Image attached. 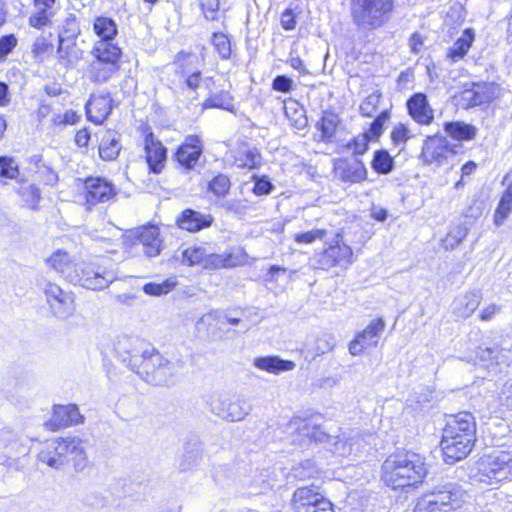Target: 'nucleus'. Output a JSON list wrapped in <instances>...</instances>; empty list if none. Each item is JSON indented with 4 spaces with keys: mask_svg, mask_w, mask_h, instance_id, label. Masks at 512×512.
Masks as SVG:
<instances>
[{
    "mask_svg": "<svg viewBox=\"0 0 512 512\" xmlns=\"http://www.w3.org/2000/svg\"><path fill=\"white\" fill-rule=\"evenodd\" d=\"M476 442V422L470 412H459L452 416L443 429L440 447L446 464L465 459Z\"/></svg>",
    "mask_w": 512,
    "mask_h": 512,
    "instance_id": "obj_1",
    "label": "nucleus"
},
{
    "mask_svg": "<svg viewBox=\"0 0 512 512\" xmlns=\"http://www.w3.org/2000/svg\"><path fill=\"white\" fill-rule=\"evenodd\" d=\"M427 475L424 458L417 453L392 454L381 466V479L392 489L416 487Z\"/></svg>",
    "mask_w": 512,
    "mask_h": 512,
    "instance_id": "obj_2",
    "label": "nucleus"
},
{
    "mask_svg": "<svg viewBox=\"0 0 512 512\" xmlns=\"http://www.w3.org/2000/svg\"><path fill=\"white\" fill-rule=\"evenodd\" d=\"M117 279V271L106 260L75 263L73 271L68 273L69 282L94 291L108 288Z\"/></svg>",
    "mask_w": 512,
    "mask_h": 512,
    "instance_id": "obj_3",
    "label": "nucleus"
},
{
    "mask_svg": "<svg viewBox=\"0 0 512 512\" xmlns=\"http://www.w3.org/2000/svg\"><path fill=\"white\" fill-rule=\"evenodd\" d=\"M350 12L353 23L360 29L376 30L392 18L394 0H351Z\"/></svg>",
    "mask_w": 512,
    "mask_h": 512,
    "instance_id": "obj_4",
    "label": "nucleus"
},
{
    "mask_svg": "<svg viewBox=\"0 0 512 512\" xmlns=\"http://www.w3.org/2000/svg\"><path fill=\"white\" fill-rule=\"evenodd\" d=\"M476 475L480 482L499 483L512 479V452L494 451L483 455L475 464Z\"/></svg>",
    "mask_w": 512,
    "mask_h": 512,
    "instance_id": "obj_5",
    "label": "nucleus"
},
{
    "mask_svg": "<svg viewBox=\"0 0 512 512\" xmlns=\"http://www.w3.org/2000/svg\"><path fill=\"white\" fill-rule=\"evenodd\" d=\"M180 369L179 361L168 360L153 347L138 375L149 384L165 386L173 383Z\"/></svg>",
    "mask_w": 512,
    "mask_h": 512,
    "instance_id": "obj_6",
    "label": "nucleus"
},
{
    "mask_svg": "<svg viewBox=\"0 0 512 512\" xmlns=\"http://www.w3.org/2000/svg\"><path fill=\"white\" fill-rule=\"evenodd\" d=\"M152 348L137 337L123 335L114 343V354L125 366L138 374Z\"/></svg>",
    "mask_w": 512,
    "mask_h": 512,
    "instance_id": "obj_7",
    "label": "nucleus"
},
{
    "mask_svg": "<svg viewBox=\"0 0 512 512\" xmlns=\"http://www.w3.org/2000/svg\"><path fill=\"white\" fill-rule=\"evenodd\" d=\"M29 448L14 433L0 431V464L9 470L23 471L28 465Z\"/></svg>",
    "mask_w": 512,
    "mask_h": 512,
    "instance_id": "obj_8",
    "label": "nucleus"
},
{
    "mask_svg": "<svg viewBox=\"0 0 512 512\" xmlns=\"http://www.w3.org/2000/svg\"><path fill=\"white\" fill-rule=\"evenodd\" d=\"M501 95V87L495 82H471L466 84L460 94V101L464 108H474L487 105L498 99Z\"/></svg>",
    "mask_w": 512,
    "mask_h": 512,
    "instance_id": "obj_9",
    "label": "nucleus"
},
{
    "mask_svg": "<svg viewBox=\"0 0 512 512\" xmlns=\"http://www.w3.org/2000/svg\"><path fill=\"white\" fill-rule=\"evenodd\" d=\"M458 145L451 144L445 136H428L423 142L421 159L426 164L436 163L442 166L458 152Z\"/></svg>",
    "mask_w": 512,
    "mask_h": 512,
    "instance_id": "obj_10",
    "label": "nucleus"
},
{
    "mask_svg": "<svg viewBox=\"0 0 512 512\" xmlns=\"http://www.w3.org/2000/svg\"><path fill=\"white\" fill-rule=\"evenodd\" d=\"M210 410L217 417L236 422L243 420L252 410L249 401L243 397L231 400L226 397H217L211 400Z\"/></svg>",
    "mask_w": 512,
    "mask_h": 512,
    "instance_id": "obj_11",
    "label": "nucleus"
},
{
    "mask_svg": "<svg viewBox=\"0 0 512 512\" xmlns=\"http://www.w3.org/2000/svg\"><path fill=\"white\" fill-rule=\"evenodd\" d=\"M353 251L350 246L337 239L334 244L314 256L316 268L328 270L335 266L346 268L352 263Z\"/></svg>",
    "mask_w": 512,
    "mask_h": 512,
    "instance_id": "obj_12",
    "label": "nucleus"
},
{
    "mask_svg": "<svg viewBox=\"0 0 512 512\" xmlns=\"http://www.w3.org/2000/svg\"><path fill=\"white\" fill-rule=\"evenodd\" d=\"M43 291L54 316L59 319H67L74 313V297L71 292L65 291L51 282L46 283Z\"/></svg>",
    "mask_w": 512,
    "mask_h": 512,
    "instance_id": "obj_13",
    "label": "nucleus"
},
{
    "mask_svg": "<svg viewBox=\"0 0 512 512\" xmlns=\"http://www.w3.org/2000/svg\"><path fill=\"white\" fill-rule=\"evenodd\" d=\"M86 202L89 205L107 203L116 198L118 189L103 177H88L84 181Z\"/></svg>",
    "mask_w": 512,
    "mask_h": 512,
    "instance_id": "obj_14",
    "label": "nucleus"
},
{
    "mask_svg": "<svg viewBox=\"0 0 512 512\" xmlns=\"http://www.w3.org/2000/svg\"><path fill=\"white\" fill-rule=\"evenodd\" d=\"M385 328L383 318L374 319L363 331L359 332L349 344L353 356L361 355L365 349L377 346Z\"/></svg>",
    "mask_w": 512,
    "mask_h": 512,
    "instance_id": "obj_15",
    "label": "nucleus"
},
{
    "mask_svg": "<svg viewBox=\"0 0 512 512\" xmlns=\"http://www.w3.org/2000/svg\"><path fill=\"white\" fill-rule=\"evenodd\" d=\"M84 419L76 404L54 405L52 417L44 425L50 431H57L65 427L82 424Z\"/></svg>",
    "mask_w": 512,
    "mask_h": 512,
    "instance_id": "obj_16",
    "label": "nucleus"
},
{
    "mask_svg": "<svg viewBox=\"0 0 512 512\" xmlns=\"http://www.w3.org/2000/svg\"><path fill=\"white\" fill-rule=\"evenodd\" d=\"M428 494L449 512L459 506L464 491L455 482L442 480Z\"/></svg>",
    "mask_w": 512,
    "mask_h": 512,
    "instance_id": "obj_17",
    "label": "nucleus"
},
{
    "mask_svg": "<svg viewBox=\"0 0 512 512\" xmlns=\"http://www.w3.org/2000/svg\"><path fill=\"white\" fill-rule=\"evenodd\" d=\"M203 153V143L198 135H188L178 146L175 159L185 169L191 170Z\"/></svg>",
    "mask_w": 512,
    "mask_h": 512,
    "instance_id": "obj_18",
    "label": "nucleus"
},
{
    "mask_svg": "<svg viewBox=\"0 0 512 512\" xmlns=\"http://www.w3.org/2000/svg\"><path fill=\"white\" fill-rule=\"evenodd\" d=\"M409 116L420 125H430L434 120V110L427 95L422 92L411 95L406 101Z\"/></svg>",
    "mask_w": 512,
    "mask_h": 512,
    "instance_id": "obj_19",
    "label": "nucleus"
},
{
    "mask_svg": "<svg viewBox=\"0 0 512 512\" xmlns=\"http://www.w3.org/2000/svg\"><path fill=\"white\" fill-rule=\"evenodd\" d=\"M62 441L65 446V465L71 462L75 470L82 471L88 463L85 450L86 441L78 437H66L62 438Z\"/></svg>",
    "mask_w": 512,
    "mask_h": 512,
    "instance_id": "obj_20",
    "label": "nucleus"
},
{
    "mask_svg": "<svg viewBox=\"0 0 512 512\" xmlns=\"http://www.w3.org/2000/svg\"><path fill=\"white\" fill-rule=\"evenodd\" d=\"M214 218L211 214L201 213L193 209H185L177 217L179 228L188 232H198L212 225Z\"/></svg>",
    "mask_w": 512,
    "mask_h": 512,
    "instance_id": "obj_21",
    "label": "nucleus"
},
{
    "mask_svg": "<svg viewBox=\"0 0 512 512\" xmlns=\"http://www.w3.org/2000/svg\"><path fill=\"white\" fill-rule=\"evenodd\" d=\"M145 158L150 171L160 173L166 160L167 150L163 144L157 140L153 133L145 137Z\"/></svg>",
    "mask_w": 512,
    "mask_h": 512,
    "instance_id": "obj_22",
    "label": "nucleus"
},
{
    "mask_svg": "<svg viewBox=\"0 0 512 512\" xmlns=\"http://www.w3.org/2000/svg\"><path fill=\"white\" fill-rule=\"evenodd\" d=\"M111 103L112 98L109 94L91 96L85 106L88 119L101 124L112 111Z\"/></svg>",
    "mask_w": 512,
    "mask_h": 512,
    "instance_id": "obj_23",
    "label": "nucleus"
},
{
    "mask_svg": "<svg viewBox=\"0 0 512 512\" xmlns=\"http://www.w3.org/2000/svg\"><path fill=\"white\" fill-rule=\"evenodd\" d=\"M321 500H327L314 484L298 487L292 497V506L295 512H304V510L314 503Z\"/></svg>",
    "mask_w": 512,
    "mask_h": 512,
    "instance_id": "obj_24",
    "label": "nucleus"
},
{
    "mask_svg": "<svg viewBox=\"0 0 512 512\" xmlns=\"http://www.w3.org/2000/svg\"><path fill=\"white\" fill-rule=\"evenodd\" d=\"M64 449L62 438L54 439L39 452L38 460L51 468L61 469L65 465Z\"/></svg>",
    "mask_w": 512,
    "mask_h": 512,
    "instance_id": "obj_25",
    "label": "nucleus"
},
{
    "mask_svg": "<svg viewBox=\"0 0 512 512\" xmlns=\"http://www.w3.org/2000/svg\"><path fill=\"white\" fill-rule=\"evenodd\" d=\"M63 37H58L57 59L61 66L68 68L82 59L83 51L77 46L75 40Z\"/></svg>",
    "mask_w": 512,
    "mask_h": 512,
    "instance_id": "obj_26",
    "label": "nucleus"
},
{
    "mask_svg": "<svg viewBox=\"0 0 512 512\" xmlns=\"http://www.w3.org/2000/svg\"><path fill=\"white\" fill-rule=\"evenodd\" d=\"M335 172L344 182L357 183L366 179L367 170L362 161L350 163L347 160H338L335 163Z\"/></svg>",
    "mask_w": 512,
    "mask_h": 512,
    "instance_id": "obj_27",
    "label": "nucleus"
},
{
    "mask_svg": "<svg viewBox=\"0 0 512 512\" xmlns=\"http://www.w3.org/2000/svg\"><path fill=\"white\" fill-rule=\"evenodd\" d=\"M137 239L142 245L143 253L148 257H155L160 254L162 241L159 238V228L156 226L143 227L137 233Z\"/></svg>",
    "mask_w": 512,
    "mask_h": 512,
    "instance_id": "obj_28",
    "label": "nucleus"
},
{
    "mask_svg": "<svg viewBox=\"0 0 512 512\" xmlns=\"http://www.w3.org/2000/svg\"><path fill=\"white\" fill-rule=\"evenodd\" d=\"M254 366L269 373L279 374L293 370L296 364L293 361L284 360L279 356H264L255 358Z\"/></svg>",
    "mask_w": 512,
    "mask_h": 512,
    "instance_id": "obj_29",
    "label": "nucleus"
},
{
    "mask_svg": "<svg viewBox=\"0 0 512 512\" xmlns=\"http://www.w3.org/2000/svg\"><path fill=\"white\" fill-rule=\"evenodd\" d=\"M120 136L113 131H106L102 137L99 144V156L104 161H112L115 160L120 151Z\"/></svg>",
    "mask_w": 512,
    "mask_h": 512,
    "instance_id": "obj_30",
    "label": "nucleus"
},
{
    "mask_svg": "<svg viewBox=\"0 0 512 512\" xmlns=\"http://www.w3.org/2000/svg\"><path fill=\"white\" fill-rule=\"evenodd\" d=\"M92 55L95 58L94 61L119 65L121 49L117 45L106 40L98 41L92 49Z\"/></svg>",
    "mask_w": 512,
    "mask_h": 512,
    "instance_id": "obj_31",
    "label": "nucleus"
},
{
    "mask_svg": "<svg viewBox=\"0 0 512 512\" xmlns=\"http://www.w3.org/2000/svg\"><path fill=\"white\" fill-rule=\"evenodd\" d=\"M340 124L339 116L332 111H324L316 128L321 132V141L331 142Z\"/></svg>",
    "mask_w": 512,
    "mask_h": 512,
    "instance_id": "obj_32",
    "label": "nucleus"
},
{
    "mask_svg": "<svg viewBox=\"0 0 512 512\" xmlns=\"http://www.w3.org/2000/svg\"><path fill=\"white\" fill-rule=\"evenodd\" d=\"M474 39V30L472 28L465 29L462 35L449 48L448 57L451 58L453 62L463 59L472 46Z\"/></svg>",
    "mask_w": 512,
    "mask_h": 512,
    "instance_id": "obj_33",
    "label": "nucleus"
},
{
    "mask_svg": "<svg viewBox=\"0 0 512 512\" xmlns=\"http://www.w3.org/2000/svg\"><path fill=\"white\" fill-rule=\"evenodd\" d=\"M444 130L451 138L458 141L473 140L477 135L475 126L460 121L446 122Z\"/></svg>",
    "mask_w": 512,
    "mask_h": 512,
    "instance_id": "obj_34",
    "label": "nucleus"
},
{
    "mask_svg": "<svg viewBox=\"0 0 512 512\" xmlns=\"http://www.w3.org/2000/svg\"><path fill=\"white\" fill-rule=\"evenodd\" d=\"M480 301L481 296L478 292L466 293L454 302V311L459 317L468 318L478 308Z\"/></svg>",
    "mask_w": 512,
    "mask_h": 512,
    "instance_id": "obj_35",
    "label": "nucleus"
},
{
    "mask_svg": "<svg viewBox=\"0 0 512 512\" xmlns=\"http://www.w3.org/2000/svg\"><path fill=\"white\" fill-rule=\"evenodd\" d=\"M119 68V65L113 63L92 61L90 65V79L93 83H106L118 72Z\"/></svg>",
    "mask_w": 512,
    "mask_h": 512,
    "instance_id": "obj_36",
    "label": "nucleus"
},
{
    "mask_svg": "<svg viewBox=\"0 0 512 512\" xmlns=\"http://www.w3.org/2000/svg\"><path fill=\"white\" fill-rule=\"evenodd\" d=\"M203 109L217 108L234 112L233 97L228 91L210 92L202 104Z\"/></svg>",
    "mask_w": 512,
    "mask_h": 512,
    "instance_id": "obj_37",
    "label": "nucleus"
},
{
    "mask_svg": "<svg viewBox=\"0 0 512 512\" xmlns=\"http://www.w3.org/2000/svg\"><path fill=\"white\" fill-rule=\"evenodd\" d=\"M94 31L100 41L111 42L118 33L115 21L108 17H97L94 21Z\"/></svg>",
    "mask_w": 512,
    "mask_h": 512,
    "instance_id": "obj_38",
    "label": "nucleus"
},
{
    "mask_svg": "<svg viewBox=\"0 0 512 512\" xmlns=\"http://www.w3.org/2000/svg\"><path fill=\"white\" fill-rule=\"evenodd\" d=\"M48 263L51 265L53 269L57 272L63 274V276L68 280V273L73 271L75 268V263H71L69 254L65 251L58 250L53 253L48 259Z\"/></svg>",
    "mask_w": 512,
    "mask_h": 512,
    "instance_id": "obj_39",
    "label": "nucleus"
},
{
    "mask_svg": "<svg viewBox=\"0 0 512 512\" xmlns=\"http://www.w3.org/2000/svg\"><path fill=\"white\" fill-rule=\"evenodd\" d=\"M371 166L379 174H388L394 168V160L386 150H377L374 153Z\"/></svg>",
    "mask_w": 512,
    "mask_h": 512,
    "instance_id": "obj_40",
    "label": "nucleus"
},
{
    "mask_svg": "<svg viewBox=\"0 0 512 512\" xmlns=\"http://www.w3.org/2000/svg\"><path fill=\"white\" fill-rule=\"evenodd\" d=\"M208 250L202 246H191L183 250L182 262L189 266H203Z\"/></svg>",
    "mask_w": 512,
    "mask_h": 512,
    "instance_id": "obj_41",
    "label": "nucleus"
},
{
    "mask_svg": "<svg viewBox=\"0 0 512 512\" xmlns=\"http://www.w3.org/2000/svg\"><path fill=\"white\" fill-rule=\"evenodd\" d=\"M233 265L234 262L232 261L231 254H216L208 251L205 262L202 267L208 270H216L225 267H230Z\"/></svg>",
    "mask_w": 512,
    "mask_h": 512,
    "instance_id": "obj_42",
    "label": "nucleus"
},
{
    "mask_svg": "<svg viewBox=\"0 0 512 512\" xmlns=\"http://www.w3.org/2000/svg\"><path fill=\"white\" fill-rule=\"evenodd\" d=\"M177 285V281L174 278H168L161 283L149 282L143 286V291L147 295L161 296L171 292Z\"/></svg>",
    "mask_w": 512,
    "mask_h": 512,
    "instance_id": "obj_43",
    "label": "nucleus"
},
{
    "mask_svg": "<svg viewBox=\"0 0 512 512\" xmlns=\"http://www.w3.org/2000/svg\"><path fill=\"white\" fill-rule=\"evenodd\" d=\"M231 188L230 178L222 173L214 176L208 183V190L217 197H225Z\"/></svg>",
    "mask_w": 512,
    "mask_h": 512,
    "instance_id": "obj_44",
    "label": "nucleus"
},
{
    "mask_svg": "<svg viewBox=\"0 0 512 512\" xmlns=\"http://www.w3.org/2000/svg\"><path fill=\"white\" fill-rule=\"evenodd\" d=\"M239 166L248 169H256L261 166L262 157L256 148L247 149L240 152V156L237 158Z\"/></svg>",
    "mask_w": 512,
    "mask_h": 512,
    "instance_id": "obj_45",
    "label": "nucleus"
},
{
    "mask_svg": "<svg viewBox=\"0 0 512 512\" xmlns=\"http://www.w3.org/2000/svg\"><path fill=\"white\" fill-rule=\"evenodd\" d=\"M212 44L219 56L227 60L231 56V43L228 36L222 32H214L212 35Z\"/></svg>",
    "mask_w": 512,
    "mask_h": 512,
    "instance_id": "obj_46",
    "label": "nucleus"
},
{
    "mask_svg": "<svg viewBox=\"0 0 512 512\" xmlns=\"http://www.w3.org/2000/svg\"><path fill=\"white\" fill-rule=\"evenodd\" d=\"M370 140V136L367 132L362 133L355 136L351 141H349L345 145V148L351 150L353 155L355 156L363 155L368 150Z\"/></svg>",
    "mask_w": 512,
    "mask_h": 512,
    "instance_id": "obj_47",
    "label": "nucleus"
},
{
    "mask_svg": "<svg viewBox=\"0 0 512 512\" xmlns=\"http://www.w3.org/2000/svg\"><path fill=\"white\" fill-rule=\"evenodd\" d=\"M467 236V231L465 228L461 226H456L451 230L445 239L443 240V245L446 250H452L457 247Z\"/></svg>",
    "mask_w": 512,
    "mask_h": 512,
    "instance_id": "obj_48",
    "label": "nucleus"
},
{
    "mask_svg": "<svg viewBox=\"0 0 512 512\" xmlns=\"http://www.w3.org/2000/svg\"><path fill=\"white\" fill-rule=\"evenodd\" d=\"M19 176V168L13 158L0 156V177L16 179Z\"/></svg>",
    "mask_w": 512,
    "mask_h": 512,
    "instance_id": "obj_49",
    "label": "nucleus"
},
{
    "mask_svg": "<svg viewBox=\"0 0 512 512\" xmlns=\"http://www.w3.org/2000/svg\"><path fill=\"white\" fill-rule=\"evenodd\" d=\"M414 512H448L446 508L440 506V504L434 498L427 493L425 494L416 504Z\"/></svg>",
    "mask_w": 512,
    "mask_h": 512,
    "instance_id": "obj_50",
    "label": "nucleus"
},
{
    "mask_svg": "<svg viewBox=\"0 0 512 512\" xmlns=\"http://www.w3.org/2000/svg\"><path fill=\"white\" fill-rule=\"evenodd\" d=\"M380 94L372 93L367 96L359 106L361 115L371 117L376 112L380 102Z\"/></svg>",
    "mask_w": 512,
    "mask_h": 512,
    "instance_id": "obj_51",
    "label": "nucleus"
},
{
    "mask_svg": "<svg viewBox=\"0 0 512 512\" xmlns=\"http://www.w3.org/2000/svg\"><path fill=\"white\" fill-rule=\"evenodd\" d=\"M202 459V450L200 448L196 449H188L186 448L185 453L183 454L182 461L180 463V467L182 470H189L193 466L199 464Z\"/></svg>",
    "mask_w": 512,
    "mask_h": 512,
    "instance_id": "obj_52",
    "label": "nucleus"
},
{
    "mask_svg": "<svg viewBox=\"0 0 512 512\" xmlns=\"http://www.w3.org/2000/svg\"><path fill=\"white\" fill-rule=\"evenodd\" d=\"M80 33V28L76 20V16L73 14H70L64 21V24L62 26V30L59 33V36H64L63 38L67 39H73L75 40L76 37Z\"/></svg>",
    "mask_w": 512,
    "mask_h": 512,
    "instance_id": "obj_53",
    "label": "nucleus"
},
{
    "mask_svg": "<svg viewBox=\"0 0 512 512\" xmlns=\"http://www.w3.org/2000/svg\"><path fill=\"white\" fill-rule=\"evenodd\" d=\"M36 10L37 12L29 17V25L37 29H42L43 27L50 26L51 18L55 14L40 9Z\"/></svg>",
    "mask_w": 512,
    "mask_h": 512,
    "instance_id": "obj_54",
    "label": "nucleus"
},
{
    "mask_svg": "<svg viewBox=\"0 0 512 512\" xmlns=\"http://www.w3.org/2000/svg\"><path fill=\"white\" fill-rule=\"evenodd\" d=\"M389 118H390L389 110H384L373 120V122L370 124L369 132H368L370 139L372 137L373 138L380 137V135L383 132V126L386 123V121L389 120Z\"/></svg>",
    "mask_w": 512,
    "mask_h": 512,
    "instance_id": "obj_55",
    "label": "nucleus"
},
{
    "mask_svg": "<svg viewBox=\"0 0 512 512\" xmlns=\"http://www.w3.org/2000/svg\"><path fill=\"white\" fill-rule=\"evenodd\" d=\"M32 52L37 59L42 60L53 52V45L44 37H38L32 46Z\"/></svg>",
    "mask_w": 512,
    "mask_h": 512,
    "instance_id": "obj_56",
    "label": "nucleus"
},
{
    "mask_svg": "<svg viewBox=\"0 0 512 512\" xmlns=\"http://www.w3.org/2000/svg\"><path fill=\"white\" fill-rule=\"evenodd\" d=\"M204 17L209 21L217 20L219 0H199Z\"/></svg>",
    "mask_w": 512,
    "mask_h": 512,
    "instance_id": "obj_57",
    "label": "nucleus"
},
{
    "mask_svg": "<svg viewBox=\"0 0 512 512\" xmlns=\"http://www.w3.org/2000/svg\"><path fill=\"white\" fill-rule=\"evenodd\" d=\"M254 187H253V193L255 195H268L273 190L274 186L271 183L270 179L266 176L258 177L254 176Z\"/></svg>",
    "mask_w": 512,
    "mask_h": 512,
    "instance_id": "obj_58",
    "label": "nucleus"
},
{
    "mask_svg": "<svg viewBox=\"0 0 512 512\" xmlns=\"http://www.w3.org/2000/svg\"><path fill=\"white\" fill-rule=\"evenodd\" d=\"M324 235H325L324 230L313 229V230H310L307 232L295 234L294 240H295V242L300 243V244H302V243L310 244V243L314 242L316 239H322L324 237Z\"/></svg>",
    "mask_w": 512,
    "mask_h": 512,
    "instance_id": "obj_59",
    "label": "nucleus"
},
{
    "mask_svg": "<svg viewBox=\"0 0 512 512\" xmlns=\"http://www.w3.org/2000/svg\"><path fill=\"white\" fill-rule=\"evenodd\" d=\"M19 194L26 203L31 205H35L40 200V190L35 185L22 187L19 191Z\"/></svg>",
    "mask_w": 512,
    "mask_h": 512,
    "instance_id": "obj_60",
    "label": "nucleus"
},
{
    "mask_svg": "<svg viewBox=\"0 0 512 512\" xmlns=\"http://www.w3.org/2000/svg\"><path fill=\"white\" fill-rule=\"evenodd\" d=\"M16 45L17 39L13 34L2 36L0 38V61H3Z\"/></svg>",
    "mask_w": 512,
    "mask_h": 512,
    "instance_id": "obj_61",
    "label": "nucleus"
},
{
    "mask_svg": "<svg viewBox=\"0 0 512 512\" xmlns=\"http://www.w3.org/2000/svg\"><path fill=\"white\" fill-rule=\"evenodd\" d=\"M410 138V130L404 124H398L391 132V140L395 145L404 144Z\"/></svg>",
    "mask_w": 512,
    "mask_h": 512,
    "instance_id": "obj_62",
    "label": "nucleus"
},
{
    "mask_svg": "<svg viewBox=\"0 0 512 512\" xmlns=\"http://www.w3.org/2000/svg\"><path fill=\"white\" fill-rule=\"evenodd\" d=\"M512 212V205L499 201L498 207L494 213V223L501 226Z\"/></svg>",
    "mask_w": 512,
    "mask_h": 512,
    "instance_id": "obj_63",
    "label": "nucleus"
},
{
    "mask_svg": "<svg viewBox=\"0 0 512 512\" xmlns=\"http://www.w3.org/2000/svg\"><path fill=\"white\" fill-rule=\"evenodd\" d=\"M293 81L285 75H278L273 79L272 88L275 91L288 93L292 90Z\"/></svg>",
    "mask_w": 512,
    "mask_h": 512,
    "instance_id": "obj_64",
    "label": "nucleus"
}]
</instances>
